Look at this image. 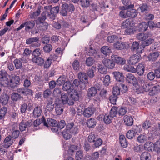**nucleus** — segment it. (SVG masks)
Returning <instances> with one entry per match:
<instances>
[{"instance_id":"f257e3e1","label":"nucleus","mask_w":160,"mask_h":160,"mask_svg":"<svg viewBox=\"0 0 160 160\" xmlns=\"http://www.w3.org/2000/svg\"><path fill=\"white\" fill-rule=\"evenodd\" d=\"M138 83L133 84V89L138 93H142L149 91L152 87V84L147 82L144 77H139Z\"/></svg>"},{"instance_id":"f03ea898","label":"nucleus","mask_w":160,"mask_h":160,"mask_svg":"<svg viewBox=\"0 0 160 160\" xmlns=\"http://www.w3.org/2000/svg\"><path fill=\"white\" fill-rule=\"evenodd\" d=\"M79 132L78 127L73 122L68 123L65 129L62 132L63 138L66 140L70 138L72 134H75Z\"/></svg>"},{"instance_id":"7ed1b4c3","label":"nucleus","mask_w":160,"mask_h":160,"mask_svg":"<svg viewBox=\"0 0 160 160\" xmlns=\"http://www.w3.org/2000/svg\"><path fill=\"white\" fill-rule=\"evenodd\" d=\"M13 143V139L12 137L9 135L6 137L2 143L0 144V151L2 153H4L7 151V149Z\"/></svg>"},{"instance_id":"20e7f679","label":"nucleus","mask_w":160,"mask_h":160,"mask_svg":"<svg viewBox=\"0 0 160 160\" xmlns=\"http://www.w3.org/2000/svg\"><path fill=\"white\" fill-rule=\"evenodd\" d=\"M26 43L28 44H31L32 47H38L40 46L39 42V38L38 37L30 38L26 40Z\"/></svg>"},{"instance_id":"39448f33","label":"nucleus","mask_w":160,"mask_h":160,"mask_svg":"<svg viewBox=\"0 0 160 160\" xmlns=\"http://www.w3.org/2000/svg\"><path fill=\"white\" fill-rule=\"evenodd\" d=\"M111 58L114 62L118 64L124 65L126 63V60L124 58L116 55L113 54L112 55Z\"/></svg>"},{"instance_id":"423d86ee","label":"nucleus","mask_w":160,"mask_h":160,"mask_svg":"<svg viewBox=\"0 0 160 160\" xmlns=\"http://www.w3.org/2000/svg\"><path fill=\"white\" fill-rule=\"evenodd\" d=\"M151 135L150 133L141 134L137 138L138 141L141 143H144L145 142L150 139Z\"/></svg>"},{"instance_id":"0eeeda50","label":"nucleus","mask_w":160,"mask_h":160,"mask_svg":"<svg viewBox=\"0 0 160 160\" xmlns=\"http://www.w3.org/2000/svg\"><path fill=\"white\" fill-rule=\"evenodd\" d=\"M114 48L118 50H122L128 47V45L122 42L117 41L113 44Z\"/></svg>"},{"instance_id":"6e6552de","label":"nucleus","mask_w":160,"mask_h":160,"mask_svg":"<svg viewBox=\"0 0 160 160\" xmlns=\"http://www.w3.org/2000/svg\"><path fill=\"white\" fill-rule=\"evenodd\" d=\"M59 10V7L56 6L50 9V14L48 12H47V16L52 19H54L55 16L58 13Z\"/></svg>"},{"instance_id":"1a4fd4ad","label":"nucleus","mask_w":160,"mask_h":160,"mask_svg":"<svg viewBox=\"0 0 160 160\" xmlns=\"http://www.w3.org/2000/svg\"><path fill=\"white\" fill-rule=\"evenodd\" d=\"M141 58V55L139 54H136L131 56L129 58V62L132 65L138 63Z\"/></svg>"},{"instance_id":"9d476101","label":"nucleus","mask_w":160,"mask_h":160,"mask_svg":"<svg viewBox=\"0 0 160 160\" xmlns=\"http://www.w3.org/2000/svg\"><path fill=\"white\" fill-rule=\"evenodd\" d=\"M102 62L104 65L108 68L112 69L115 67V63L112 59L111 60L108 58H104Z\"/></svg>"},{"instance_id":"9b49d317","label":"nucleus","mask_w":160,"mask_h":160,"mask_svg":"<svg viewBox=\"0 0 160 160\" xmlns=\"http://www.w3.org/2000/svg\"><path fill=\"white\" fill-rule=\"evenodd\" d=\"M7 76L8 74L5 70H1L0 71V80L3 81V82L1 83V85H4L5 83H8L7 80H8V79Z\"/></svg>"},{"instance_id":"f8f14e48","label":"nucleus","mask_w":160,"mask_h":160,"mask_svg":"<svg viewBox=\"0 0 160 160\" xmlns=\"http://www.w3.org/2000/svg\"><path fill=\"white\" fill-rule=\"evenodd\" d=\"M138 128L137 126L133 127L132 129L129 130L127 133V137L129 139H132L137 133L136 129Z\"/></svg>"},{"instance_id":"ddd939ff","label":"nucleus","mask_w":160,"mask_h":160,"mask_svg":"<svg viewBox=\"0 0 160 160\" xmlns=\"http://www.w3.org/2000/svg\"><path fill=\"white\" fill-rule=\"evenodd\" d=\"M160 55V52L156 51L151 53L148 56V60L150 61H156Z\"/></svg>"},{"instance_id":"4468645a","label":"nucleus","mask_w":160,"mask_h":160,"mask_svg":"<svg viewBox=\"0 0 160 160\" xmlns=\"http://www.w3.org/2000/svg\"><path fill=\"white\" fill-rule=\"evenodd\" d=\"M115 79L119 82H122L124 80V76L122 73L118 71H115L112 72Z\"/></svg>"},{"instance_id":"2eb2a0df","label":"nucleus","mask_w":160,"mask_h":160,"mask_svg":"<svg viewBox=\"0 0 160 160\" xmlns=\"http://www.w3.org/2000/svg\"><path fill=\"white\" fill-rule=\"evenodd\" d=\"M123 120L125 124L127 126H131L133 124V120L131 116L125 115L124 116Z\"/></svg>"},{"instance_id":"dca6fc26","label":"nucleus","mask_w":160,"mask_h":160,"mask_svg":"<svg viewBox=\"0 0 160 160\" xmlns=\"http://www.w3.org/2000/svg\"><path fill=\"white\" fill-rule=\"evenodd\" d=\"M57 122L55 120L51 118H48L47 119V121L45 120L44 122V125L47 127L50 126L52 127L57 126Z\"/></svg>"},{"instance_id":"f3484780","label":"nucleus","mask_w":160,"mask_h":160,"mask_svg":"<svg viewBox=\"0 0 160 160\" xmlns=\"http://www.w3.org/2000/svg\"><path fill=\"white\" fill-rule=\"evenodd\" d=\"M32 60L33 63L40 66L43 65L44 62L43 58L40 57H33L32 58Z\"/></svg>"},{"instance_id":"a211bd4d","label":"nucleus","mask_w":160,"mask_h":160,"mask_svg":"<svg viewBox=\"0 0 160 160\" xmlns=\"http://www.w3.org/2000/svg\"><path fill=\"white\" fill-rule=\"evenodd\" d=\"M55 110L56 113L58 115L61 114L63 112L64 107V104L61 102L57 103V101L55 103Z\"/></svg>"},{"instance_id":"6ab92c4d","label":"nucleus","mask_w":160,"mask_h":160,"mask_svg":"<svg viewBox=\"0 0 160 160\" xmlns=\"http://www.w3.org/2000/svg\"><path fill=\"white\" fill-rule=\"evenodd\" d=\"M62 103L63 104L68 103V105H72L74 104L73 101H68V97L67 94L63 93L61 95Z\"/></svg>"},{"instance_id":"aec40b11","label":"nucleus","mask_w":160,"mask_h":160,"mask_svg":"<svg viewBox=\"0 0 160 160\" xmlns=\"http://www.w3.org/2000/svg\"><path fill=\"white\" fill-rule=\"evenodd\" d=\"M78 77L80 81L83 83L86 84L88 83V78L85 73L79 72Z\"/></svg>"},{"instance_id":"412c9836","label":"nucleus","mask_w":160,"mask_h":160,"mask_svg":"<svg viewBox=\"0 0 160 160\" xmlns=\"http://www.w3.org/2000/svg\"><path fill=\"white\" fill-rule=\"evenodd\" d=\"M150 35L149 33H141L137 35V39L141 41H144L150 37Z\"/></svg>"},{"instance_id":"4be33fe9","label":"nucleus","mask_w":160,"mask_h":160,"mask_svg":"<svg viewBox=\"0 0 160 160\" xmlns=\"http://www.w3.org/2000/svg\"><path fill=\"white\" fill-rule=\"evenodd\" d=\"M97 90L94 87H92L89 88L87 91V95L89 98L94 96L97 94Z\"/></svg>"},{"instance_id":"5701e85b","label":"nucleus","mask_w":160,"mask_h":160,"mask_svg":"<svg viewBox=\"0 0 160 160\" xmlns=\"http://www.w3.org/2000/svg\"><path fill=\"white\" fill-rule=\"evenodd\" d=\"M133 26V23L132 22L131 19H128L124 21L122 23L121 27L123 28L130 27Z\"/></svg>"},{"instance_id":"b1692460","label":"nucleus","mask_w":160,"mask_h":160,"mask_svg":"<svg viewBox=\"0 0 160 160\" xmlns=\"http://www.w3.org/2000/svg\"><path fill=\"white\" fill-rule=\"evenodd\" d=\"M136 69V72L140 75H141L143 73L145 70L144 64L142 63H139L137 66Z\"/></svg>"},{"instance_id":"393cba45","label":"nucleus","mask_w":160,"mask_h":160,"mask_svg":"<svg viewBox=\"0 0 160 160\" xmlns=\"http://www.w3.org/2000/svg\"><path fill=\"white\" fill-rule=\"evenodd\" d=\"M94 111L91 108L88 107L84 110L83 114L85 117L88 118L93 114Z\"/></svg>"},{"instance_id":"a878e982","label":"nucleus","mask_w":160,"mask_h":160,"mask_svg":"<svg viewBox=\"0 0 160 160\" xmlns=\"http://www.w3.org/2000/svg\"><path fill=\"white\" fill-rule=\"evenodd\" d=\"M31 52V51L28 48H26L24 50V52L23 53V55L24 57H25V58H22L21 60L22 62L23 63H26L27 62L28 60V58L26 57L28 56L29 55Z\"/></svg>"},{"instance_id":"bb28decb","label":"nucleus","mask_w":160,"mask_h":160,"mask_svg":"<svg viewBox=\"0 0 160 160\" xmlns=\"http://www.w3.org/2000/svg\"><path fill=\"white\" fill-rule=\"evenodd\" d=\"M128 17L134 18L138 15V12L135 9H128L127 11Z\"/></svg>"},{"instance_id":"cd10ccee","label":"nucleus","mask_w":160,"mask_h":160,"mask_svg":"<svg viewBox=\"0 0 160 160\" xmlns=\"http://www.w3.org/2000/svg\"><path fill=\"white\" fill-rule=\"evenodd\" d=\"M71 98L74 101L78 100L79 99V94L78 92L75 89H72L70 92Z\"/></svg>"},{"instance_id":"c85d7f7f","label":"nucleus","mask_w":160,"mask_h":160,"mask_svg":"<svg viewBox=\"0 0 160 160\" xmlns=\"http://www.w3.org/2000/svg\"><path fill=\"white\" fill-rule=\"evenodd\" d=\"M42 111L41 107L40 106H37L34 109L33 114L34 117H39L41 115Z\"/></svg>"},{"instance_id":"c756f323","label":"nucleus","mask_w":160,"mask_h":160,"mask_svg":"<svg viewBox=\"0 0 160 160\" xmlns=\"http://www.w3.org/2000/svg\"><path fill=\"white\" fill-rule=\"evenodd\" d=\"M9 96L6 94H2L0 97V102L3 105H6L8 102Z\"/></svg>"},{"instance_id":"7c9ffc66","label":"nucleus","mask_w":160,"mask_h":160,"mask_svg":"<svg viewBox=\"0 0 160 160\" xmlns=\"http://www.w3.org/2000/svg\"><path fill=\"white\" fill-rule=\"evenodd\" d=\"M151 158L150 153L147 152H143L140 156L141 160H150Z\"/></svg>"},{"instance_id":"2f4dec72","label":"nucleus","mask_w":160,"mask_h":160,"mask_svg":"<svg viewBox=\"0 0 160 160\" xmlns=\"http://www.w3.org/2000/svg\"><path fill=\"white\" fill-rule=\"evenodd\" d=\"M126 80L129 83L133 84L136 80L134 76L131 73H129L126 76Z\"/></svg>"},{"instance_id":"473e14b6","label":"nucleus","mask_w":160,"mask_h":160,"mask_svg":"<svg viewBox=\"0 0 160 160\" xmlns=\"http://www.w3.org/2000/svg\"><path fill=\"white\" fill-rule=\"evenodd\" d=\"M47 12L46 11L44 12L43 13V15L39 17L37 20H36V25L40 24V23L46 22H44V21L46 19V14Z\"/></svg>"},{"instance_id":"72a5a7b5","label":"nucleus","mask_w":160,"mask_h":160,"mask_svg":"<svg viewBox=\"0 0 160 160\" xmlns=\"http://www.w3.org/2000/svg\"><path fill=\"white\" fill-rule=\"evenodd\" d=\"M120 89H121V88L120 87L119 83H117L116 85L113 87L112 90L113 94L117 96L118 95L120 94Z\"/></svg>"},{"instance_id":"f704fd0d","label":"nucleus","mask_w":160,"mask_h":160,"mask_svg":"<svg viewBox=\"0 0 160 160\" xmlns=\"http://www.w3.org/2000/svg\"><path fill=\"white\" fill-rule=\"evenodd\" d=\"M120 39L117 35H110L107 37V40L109 43H113L115 41H117Z\"/></svg>"},{"instance_id":"c9c22d12","label":"nucleus","mask_w":160,"mask_h":160,"mask_svg":"<svg viewBox=\"0 0 160 160\" xmlns=\"http://www.w3.org/2000/svg\"><path fill=\"white\" fill-rule=\"evenodd\" d=\"M113 118L108 113L105 114L103 118V120L104 122L107 124L110 123Z\"/></svg>"},{"instance_id":"e433bc0d","label":"nucleus","mask_w":160,"mask_h":160,"mask_svg":"<svg viewBox=\"0 0 160 160\" xmlns=\"http://www.w3.org/2000/svg\"><path fill=\"white\" fill-rule=\"evenodd\" d=\"M123 68L125 70L128 72H136V68L130 65H124Z\"/></svg>"},{"instance_id":"4c0bfd02","label":"nucleus","mask_w":160,"mask_h":160,"mask_svg":"<svg viewBox=\"0 0 160 160\" xmlns=\"http://www.w3.org/2000/svg\"><path fill=\"white\" fill-rule=\"evenodd\" d=\"M153 144L151 142H147L144 145V148L146 150L151 152L153 150Z\"/></svg>"},{"instance_id":"58836bf2","label":"nucleus","mask_w":160,"mask_h":160,"mask_svg":"<svg viewBox=\"0 0 160 160\" xmlns=\"http://www.w3.org/2000/svg\"><path fill=\"white\" fill-rule=\"evenodd\" d=\"M37 27L39 30L41 31L46 30L48 28V24L46 22L40 23V24L37 25Z\"/></svg>"},{"instance_id":"ea45409f","label":"nucleus","mask_w":160,"mask_h":160,"mask_svg":"<svg viewBox=\"0 0 160 160\" xmlns=\"http://www.w3.org/2000/svg\"><path fill=\"white\" fill-rule=\"evenodd\" d=\"M101 51L103 54L106 56L108 55L111 52V50L110 48L106 46H103L101 48Z\"/></svg>"},{"instance_id":"a19ab883","label":"nucleus","mask_w":160,"mask_h":160,"mask_svg":"<svg viewBox=\"0 0 160 160\" xmlns=\"http://www.w3.org/2000/svg\"><path fill=\"white\" fill-rule=\"evenodd\" d=\"M87 124L89 128H93L95 126L96 122L94 118H91L88 120Z\"/></svg>"},{"instance_id":"79ce46f5","label":"nucleus","mask_w":160,"mask_h":160,"mask_svg":"<svg viewBox=\"0 0 160 160\" xmlns=\"http://www.w3.org/2000/svg\"><path fill=\"white\" fill-rule=\"evenodd\" d=\"M96 67L95 66H92L91 68L89 69L87 72V75L90 78H93L94 75V72L96 71Z\"/></svg>"},{"instance_id":"37998d69","label":"nucleus","mask_w":160,"mask_h":160,"mask_svg":"<svg viewBox=\"0 0 160 160\" xmlns=\"http://www.w3.org/2000/svg\"><path fill=\"white\" fill-rule=\"evenodd\" d=\"M8 83H6L4 84V86H7L8 88L11 89L14 88L15 87H16L17 85L18 84H16L15 85V84H16L15 82H13L12 80L11 79L10 81L9 82L8 80H7Z\"/></svg>"},{"instance_id":"c03bdc74","label":"nucleus","mask_w":160,"mask_h":160,"mask_svg":"<svg viewBox=\"0 0 160 160\" xmlns=\"http://www.w3.org/2000/svg\"><path fill=\"white\" fill-rule=\"evenodd\" d=\"M30 124L26 121L22 120L21 122V131H23L25 130L27 126H30Z\"/></svg>"},{"instance_id":"a18cd8bd","label":"nucleus","mask_w":160,"mask_h":160,"mask_svg":"<svg viewBox=\"0 0 160 160\" xmlns=\"http://www.w3.org/2000/svg\"><path fill=\"white\" fill-rule=\"evenodd\" d=\"M81 148L80 145L76 146L75 145H71L69 148L68 152L69 154H71L70 153L73 152L75 150L80 149Z\"/></svg>"},{"instance_id":"49530a36","label":"nucleus","mask_w":160,"mask_h":160,"mask_svg":"<svg viewBox=\"0 0 160 160\" xmlns=\"http://www.w3.org/2000/svg\"><path fill=\"white\" fill-rule=\"evenodd\" d=\"M92 0H79L81 6L83 7H87L89 6Z\"/></svg>"},{"instance_id":"de8ad7c7","label":"nucleus","mask_w":160,"mask_h":160,"mask_svg":"<svg viewBox=\"0 0 160 160\" xmlns=\"http://www.w3.org/2000/svg\"><path fill=\"white\" fill-rule=\"evenodd\" d=\"M98 71L100 73L102 74H106L108 72L107 68L101 64L98 65Z\"/></svg>"},{"instance_id":"09e8293b","label":"nucleus","mask_w":160,"mask_h":160,"mask_svg":"<svg viewBox=\"0 0 160 160\" xmlns=\"http://www.w3.org/2000/svg\"><path fill=\"white\" fill-rule=\"evenodd\" d=\"M139 28L140 31H145L147 30L148 25L147 23L143 22L139 24Z\"/></svg>"},{"instance_id":"8fccbe9b","label":"nucleus","mask_w":160,"mask_h":160,"mask_svg":"<svg viewBox=\"0 0 160 160\" xmlns=\"http://www.w3.org/2000/svg\"><path fill=\"white\" fill-rule=\"evenodd\" d=\"M85 107L84 104H80L78 107L77 112L78 115H81L83 114V112L84 110Z\"/></svg>"},{"instance_id":"3c124183","label":"nucleus","mask_w":160,"mask_h":160,"mask_svg":"<svg viewBox=\"0 0 160 160\" xmlns=\"http://www.w3.org/2000/svg\"><path fill=\"white\" fill-rule=\"evenodd\" d=\"M72 87V84L69 81H67L64 83L63 85L62 89L64 91H67L69 90Z\"/></svg>"},{"instance_id":"603ef678","label":"nucleus","mask_w":160,"mask_h":160,"mask_svg":"<svg viewBox=\"0 0 160 160\" xmlns=\"http://www.w3.org/2000/svg\"><path fill=\"white\" fill-rule=\"evenodd\" d=\"M67 4L66 3L63 4L62 6V9L60 11V13L63 16H66L67 14V12H68L67 9Z\"/></svg>"},{"instance_id":"864d4df0","label":"nucleus","mask_w":160,"mask_h":160,"mask_svg":"<svg viewBox=\"0 0 160 160\" xmlns=\"http://www.w3.org/2000/svg\"><path fill=\"white\" fill-rule=\"evenodd\" d=\"M97 135L91 133L88 137V141L90 142H95L96 139H97Z\"/></svg>"},{"instance_id":"5fc2aeb1","label":"nucleus","mask_w":160,"mask_h":160,"mask_svg":"<svg viewBox=\"0 0 160 160\" xmlns=\"http://www.w3.org/2000/svg\"><path fill=\"white\" fill-rule=\"evenodd\" d=\"M148 6L146 3H143L140 5L138 10H140L142 12H146L148 11Z\"/></svg>"},{"instance_id":"6e6d98bb","label":"nucleus","mask_w":160,"mask_h":160,"mask_svg":"<svg viewBox=\"0 0 160 160\" xmlns=\"http://www.w3.org/2000/svg\"><path fill=\"white\" fill-rule=\"evenodd\" d=\"M44 122H45V118L43 116L41 119H37L34 121L33 125L34 126L37 127L42 123L44 124Z\"/></svg>"},{"instance_id":"4d7b16f0","label":"nucleus","mask_w":160,"mask_h":160,"mask_svg":"<svg viewBox=\"0 0 160 160\" xmlns=\"http://www.w3.org/2000/svg\"><path fill=\"white\" fill-rule=\"evenodd\" d=\"M113 118L116 116L117 113V108L116 107H113L111 109L109 113H108Z\"/></svg>"},{"instance_id":"13d9d810","label":"nucleus","mask_w":160,"mask_h":160,"mask_svg":"<svg viewBox=\"0 0 160 160\" xmlns=\"http://www.w3.org/2000/svg\"><path fill=\"white\" fill-rule=\"evenodd\" d=\"M7 111V108L6 107L4 106L0 109V119L3 118Z\"/></svg>"},{"instance_id":"bf43d9fd","label":"nucleus","mask_w":160,"mask_h":160,"mask_svg":"<svg viewBox=\"0 0 160 160\" xmlns=\"http://www.w3.org/2000/svg\"><path fill=\"white\" fill-rule=\"evenodd\" d=\"M95 62V60L93 58L89 57L87 58L86 61V65L88 66H91Z\"/></svg>"},{"instance_id":"052dcab7","label":"nucleus","mask_w":160,"mask_h":160,"mask_svg":"<svg viewBox=\"0 0 160 160\" xmlns=\"http://www.w3.org/2000/svg\"><path fill=\"white\" fill-rule=\"evenodd\" d=\"M42 52V50L39 48L35 49L32 52V55L33 57H39Z\"/></svg>"},{"instance_id":"680f3d73","label":"nucleus","mask_w":160,"mask_h":160,"mask_svg":"<svg viewBox=\"0 0 160 160\" xmlns=\"http://www.w3.org/2000/svg\"><path fill=\"white\" fill-rule=\"evenodd\" d=\"M25 25L26 28L29 29L33 27L35 25V22L33 21L27 22L25 23Z\"/></svg>"},{"instance_id":"e2e57ef3","label":"nucleus","mask_w":160,"mask_h":160,"mask_svg":"<svg viewBox=\"0 0 160 160\" xmlns=\"http://www.w3.org/2000/svg\"><path fill=\"white\" fill-rule=\"evenodd\" d=\"M66 80V77L65 76H63L60 77L57 81V84L59 85H61L63 83L65 82Z\"/></svg>"},{"instance_id":"0e129e2a","label":"nucleus","mask_w":160,"mask_h":160,"mask_svg":"<svg viewBox=\"0 0 160 160\" xmlns=\"http://www.w3.org/2000/svg\"><path fill=\"white\" fill-rule=\"evenodd\" d=\"M159 86H153L152 88L151 92H150V95H153L154 94L157 93L159 91Z\"/></svg>"},{"instance_id":"69168bd1","label":"nucleus","mask_w":160,"mask_h":160,"mask_svg":"<svg viewBox=\"0 0 160 160\" xmlns=\"http://www.w3.org/2000/svg\"><path fill=\"white\" fill-rule=\"evenodd\" d=\"M66 123L64 120H61L57 124V126L60 129H62L66 126Z\"/></svg>"},{"instance_id":"338daca9","label":"nucleus","mask_w":160,"mask_h":160,"mask_svg":"<svg viewBox=\"0 0 160 160\" xmlns=\"http://www.w3.org/2000/svg\"><path fill=\"white\" fill-rule=\"evenodd\" d=\"M154 41V39L152 38H149L143 42V45L144 46H148L151 44Z\"/></svg>"},{"instance_id":"774afa93","label":"nucleus","mask_w":160,"mask_h":160,"mask_svg":"<svg viewBox=\"0 0 160 160\" xmlns=\"http://www.w3.org/2000/svg\"><path fill=\"white\" fill-rule=\"evenodd\" d=\"M83 156V152L80 150L77 151L76 154V159L77 160H81Z\"/></svg>"}]
</instances>
